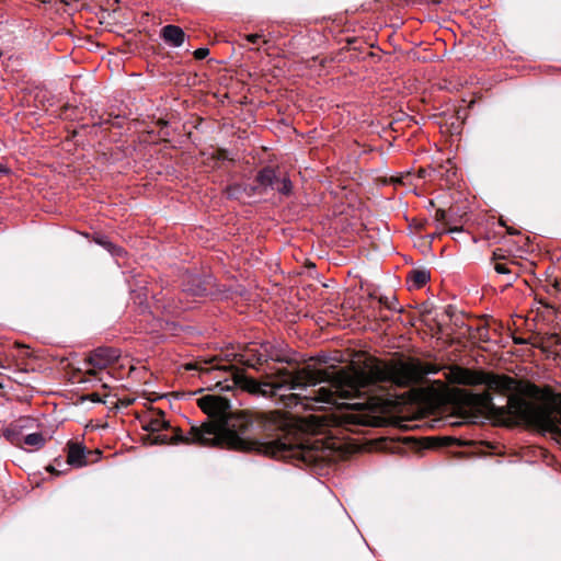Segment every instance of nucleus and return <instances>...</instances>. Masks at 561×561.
<instances>
[{"instance_id":"aec40b11","label":"nucleus","mask_w":561,"mask_h":561,"mask_svg":"<svg viewBox=\"0 0 561 561\" xmlns=\"http://www.w3.org/2000/svg\"><path fill=\"white\" fill-rule=\"evenodd\" d=\"M387 183H388V185L389 184H393V185L402 184L403 183V176H401V178L388 176Z\"/></svg>"},{"instance_id":"423d86ee","label":"nucleus","mask_w":561,"mask_h":561,"mask_svg":"<svg viewBox=\"0 0 561 561\" xmlns=\"http://www.w3.org/2000/svg\"><path fill=\"white\" fill-rule=\"evenodd\" d=\"M248 353L249 358L247 359V364L251 367H255L256 365H261L267 360H284L279 352L270 342L262 343L259 346L253 344L249 347Z\"/></svg>"},{"instance_id":"f03ea898","label":"nucleus","mask_w":561,"mask_h":561,"mask_svg":"<svg viewBox=\"0 0 561 561\" xmlns=\"http://www.w3.org/2000/svg\"><path fill=\"white\" fill-rule=\"evenodd\" d=\"M198 405L205 413L219 417L221 422L193 425L187 434L175 428L171 437L154 433L148 436L150 444L226 446L234 450L257 451L276 459L293 460L297 466H313L325 459L324 450L316 443L310 444L288 430V419L278 411H241L228 416L229 400L214 394L201 398Z\"/></svg>"},{"instance_id":"a878e982","label":"nucleus","mask_w":561,"mask_h":561,"mask_svg":"<svg viewBox=\"0 0 561 561\" xmlns=\"http://www.w3.org/2000/svg\"><path fill=\"white\" fill-rule=\"evenodd\" d=\"M234 190H236V188L229 187V188H228V195H229V196H234Z\"/></svg>"},{"instance_id":"4468645a","label":"nucleus","mask_w":561,"mask_h":561,"mask_svg":"<svg viewBox=\"0 0 561 561\" xmlns=\"http://www.w3.org/2000/svg\"><path fill=\"white\" fill-rule=\"evenodd\" d=\"M283 195H289L291 192V182L287 178L278 179L275 182L274 188Z\"/></svg>"},{"instance_id":"dca6fc26","label":"nucleus","mask_w":561,"mask_h":561,"mask_svg":"<svg viewBox=\"0 0 561 561\" xmlns=\"http://www.w3.org/2000/svg\"><path fill=\"white\" fill-rule=\"evenodd\" d=\"M209 49L206 47H201L194 51V56L196 59H204L208 56Z\"/></svg>"},{"instance_id":"412c9836","label":"nucleus","mask_w":561,"mask_h":561,"mask_svg":"<svg viewBox=\"0 0 561 561\" xmlns=\"http://www.w3.org/2000/svg\"><path fill=\"white\" fill-rule=\"evenodd\" d=\"M261 37H262V35L256 33V34H249V35H247L245 39L249 43L256 44Z\"/></svg>"},{"instance_id":"bb28decb","label":"nucleus","mask_w":561,"mask_h":561,"mask_svg":"<svg viewBox=\"0 0 561 561\" xmlns=\"http://www.w3.org/2000/svg\"><path fill=\"white\" fill-rule=\"evenodd\" d=\"M387 44H388V46H389V45H392V43L390 42V38H389V37H388Z\"/></svg>"},{"instance_id":"b1692460","label":"nucleus","mask_w":561,"mask_h":561,"mask_svg":"<svg viewBox=\"0 0 561 561\" xmlns=\"http://www.w3.org/2000/svg\"><path fill=\"white\" fill-rule=\"evenodd\" d=\"M13 434H14V430H13L12 427H10V428H8V430L5 431V436H7L9 439H11V435H13Z\"/></svg>"},{"instance_id":"5701e85b","label":"nucleus","mask_w":561,"mask_h":561,"mask_svg":"<svg viewBox=\"0 0 561 561\" xmlns=\"http://www.w3.org/2000/svg\"><path fill=\"white\" fill-rule=\"evenodd\" d=\"M310 422L320 425L323 422V419L318 416H310Z\"/></svg>"},{"instance_id":"9b49d317","label":"nucleus","mask_w":561,"mask_h":561,"mask_svg":"<svg viewBox=\"0 0 561 561\" xmlns=\"http://www.w3.org/2000/svg\"><path fill=\"white\" fill-rule=\"evenodd\" d=\"M409 278L414 287L421 288L430 280L431 275L426 270H413Z\"/></svg>"},{"instance_id":"a211bd4d","label":"nucleus","mask_w":561,"mask_h":561,"mask_svg":"<svg viewBox=\"0 0 561 561\" xmlns=\"http://www.w3.org/2000/svg\"><path fill=\"white\" fill-rule=\"evenodd\" d=\"M387 308H388V311H392L393 314L391 316L392 318L394 317V314H397L399 317L402 308L401 307H396V306H392V300H390V298L388 297V305H387Z\"/></svg>"},{"instance_id":"39448f33","label":"nucleus","mask_w":561,"mask_h":561,"mask_svg":"<svg viewBox=\"0 0 561 561\" xmlns=\"http://www.w3.org/2000/svg\"><path fill=\"white\" fill-rule=\"evenodd\" d=\"M427 371L413 363H399L396 364L388 359V383L393 382L398 386H410L419 382Z\"/></svg>"},{"instance_id":"20e7f679","label":"nucleus","mask_w":561,"mask_h":561,"mask_svg":"<svg viewBox=\"0 0 561 561\" xmlns=\"http://www.w3.org/2000/svg\"><path fill=\"white\" fill-rule=\"evenodd\" d=\"M561 393L553 396L550 407L538 405V431L549 433L561 446Z\"/></svg>"},{"instance_id":"ddd939ff","label":"nucleus","mask_w":561,"mask_h":561,"mask_svg":"<svg viewBox=\"0 0 561 561\" xmlns=\"http://www.w3.org/2000/svg\"><path fill=\"white\" fill-rule=\"evenodd\" d=\"M23 442L25 445H27L34 449H39L45 445L46 438L44 437V435L42 433H32V434L26 435L24 437Z\"/></svg>"},{"instance_id":"6e6552de","label":"nucleus","mask_w":561,"mask_h":561,"mask_svg":"<svg viewBox=\"0 0 561 561\" xmlns=\"http://www.w3.org/2000/svg\"><path fill=\"white\" fill-rule=\"evenodd\" d=\"M161 35L165 43L174 47H180L185 37L183 30L176 25L164 26L161 31Z\"/></svg>"},{"instance_id":"7ed1b4c3","label":"nucleus","mask_w":561,"mask_h":561,"mask_svg":"<svg viewBox=\"0 0 561 561\" xmlns=\"http://www.w3.org/2000/svg\"><path fill=\"white\" fill-rule=\"evenodd\" d=\"M453 381L459 385H484L488 390L507 392L515 389V380L506 376H497L467 368H456L451 371Z\"/></svg>"},{"instance_id":"6ab92c4d","label":"nucleus","mask_w":561,"mask_h":561,"mask_svg":"<svg viewBox=\"0 0 561 561\" xmlns=\"http://www.w3.org/2000/svg\"><path fill=\"white\" fill-rule=\"evenodd\" d=\"M392 394L390 393V389L388 388V399H387V402H388V411L390 410V408L392 407V404L394 403V401L392 400ZM392 424V419L390 416V414L388 413V427Z\"/></svg>"},{"instance_id":"393cba45","label":"nucleus","mask_w":561,"mask_h":561,"mask_svg":"<svg viewBox=\"0 0 561 561\" xmlns=\"http://www.w3.org/2000/svg\"><path fill=\"white\" fill-rule=\"evenodd\" d=\"M47 470H48L49 472H51V473H57V474L59 473V472L56 470V468H55L54 466H51V465L47 467Z\"/></svg>"},{"instance_id":"f8f14e48","label":"nucleus","mask_w":561,"mask_h":561,"mask_svg":"<svg viewBox=\"0 0 561 561\" xmlns=\"http://www.w3.org/2000/svg\"><path fill=\"white\" fill-rule=\"evenodd\" d=\"M169 422L163 419L162 415L156 416L148 421L144 428L152 434L159 433L162 430L168 428Z\"/></svg>"},{"instance_id":"2eb2a0df","label":"nucleus","mask_w":561,"mask_h":561,"mask_svg":"<svg viewBox=\"0 0 561 561\" xmlns=\"http://www.w3.org/2000/svg\"><path fill=\"white\" fill-rule=\"evenodd\" d=\"M96 242L104 248H106L112 255L121 256L124 252V250L117 245H114L111 241H108L106 238H99L96 239Z\"/></svg>"},{"instance_id":"4be33fe9","label":"nucleus","mask_w":561,"mask_h":561,"mask_svg":"<svg viewBox=\"0 0 561 561\" xmlns=\"http://www.w3.org/2000/svg\"><path fill=\"white\" fill-rule=\"evenodd\" d=\"M396 437L388 431V447L387 450L392 451V447L390 446V443L394 442Z\"/></svg>"},{"instance_id":"f3484780","label":"nucleus","mask_w":561,"mask_h":561,"mask_svg":"<svg viewBox=\"0 0 561 561\" xmlns=\"http://www.w3.org/2000/svg\"><path fill=\"white\" fill-rule=\"evenodd\" d=\"M494 270L499 273V274H511V270L508 268V266L504 263H496L494 265Z\"/></svg>"},{"instance_id":"1a4fd4ad","label":"nucleus","mask_w":561,"mask_h":561,"mask_svg":"<svg viewBox=\"0 0 561 561\" xmlns=\"http://www.w3.org/2000/svg\"><path fill=\"white\" fill-rule=\"evenodd\" d=\"M67 463L69 466L82 467L87 463L84 448L76 443L68 445Z\"/></svg>"},{"instance_id":"9d476101","label":"nucleus","mask_w":561,"mask_h":561,"mask_svg":"<svg viewBox=\"0 0 561 561\" xmlns=\"http://www.w3.org/2000/svg\"><path fill=\"white\" fill-rule=\"evenodd\" d=\"M256 180L260 185L265 187L274 188L275 182L277 180V176L275 174V171L271 168H265L262 171L259 172Z\"/></svg>"},{"instance_id":"f257e3e1","label":"nucleus","mask_w":561,"mask_h":561,"mask_svg":"<svg viewBox=\"0 0 561 561\" xmlns=\"http://www.w3.org/2000/svg\"><path fill=\"white\" fill-rule=\"evenodd\" d=\"M197 369L204 383L219 391L234 388L263 397H279L285 408L297 412L321 410L325 405H348L357 410L348 420L358 425L382 426L386 424V398L379 383L386 380V366L371 360L365 369L342 373L327 387L302 393H282L283 390H307L323 380V373L301 368L295 371L279 369L273 381H257L242 370L227 366H210L209 362L187 365Z\"/></svg>"},{"instance_id":"0eeeda50","label":"nucleus","mask_w":561,"mask_h":561,"mask_svg":"<svg viewBox=\"0 0 561 561\" xmlns=\"http://www.w3.org/2000/svg\"><path fill=\"white\" fill-rule=\"evenodd\" d=\"M119 357V352L113 347H98L89 355L88 362L98 369H103Z\"/></svg>"}]
</instances>
